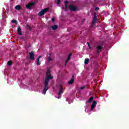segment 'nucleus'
<instances>
[{"instance_id": "f257e3e1", "label": "nucleus", "mask_w": 129, "mask_h": 129, "mask_svg": "<svg viewBox=\"0 0 129 129\" xmlns=\"http://www.w3.org/2000/svg\"><path fill=\"white\" fill-rule=\"evenodd\" d=\"M50 70H47L46 71V76L45 77V80L44 83V89L43 91V93L45 95L46 94V92L47 90L49 89V82L50 80L53 79V76L51 74H50Z\"/></svg>"}, {"instance_id": "f03ea898", "label": "nucleus", "mask_w": 129, "mask_h": 129, "mask_svg": "<svg viewBox=\"0 0 129 129\" xmlns=\"http://www.w3.org/2000/svg\"><path fill=\"white\" fill-rule=\"evenodd\" d=\"M49 10H50L49 8H46L41 10V11L39 12L38 16H39L40 17H42V16H44L45 13H47V12H48Z\"/></svg>"}, {"instance_id": "7ed1b4c3", "label": "nucleus", "mask_w": 129, "mask_h": 129, "mask_svg": "<svg viewBox=\"0 0 129 129\" xmlns=\"http://www.w3.org/2000/svg\"><path fill=\"white\" fill-rule=\"evenodd\" d=\"M78 9V8H77V7L75 6L72 5L69 6V9H70V10L72 11V12H76Z\"/></svg>"}, {"instance_id": "20e7f679", "label": "nucleus", "mask_w": 129, "mask_h": 129, "mask_svg": "<svg viewBox=\"0 0 129 129\" xmlns=\"http://www.w3.org/2000/svg\"><path fill=\"white\" fill-rule=\"evenodd\" d=\"M35 5H36V3L35 2L29 3L26 6V9H28V10H31V9H32L33 7L35 6Z\"/></svg>"}, {"instance_id": "39448f33", "label": "nucleus", "mask_w": 129, "mask_h": 129, "mask_svg": "<svg viewBox=\"0 0 129 129\" xmlns=\"http://www.w3.org/2000/svg\"><path fill=\"white\" fill-rule=\"evenodd\" d=\"M103 47L102 45H97L96 47V54H99L101 50H102Z\"/></svg>"}, {"instance_id": "423d86ee", "label": "nucleus", "mask_w": 129, "mask_h": 129, "mask_svg": "<svg viewBox=\"0 0 129 129\" xmlns=\"http://www.w3.org/2000/svg\"><path fill=\"white\" fill-rule=\"evenodd\" d=\"M29 57L31 60H34L35 53H34V51H31V52H29Z\"/></svg>"}, {"instance_id": "0eeeda50", "label": "nucleus", "mask_w": 129, "mask_h": 129, "mask_svg": "<svg viewBox=\"0 0 129 129\" xmlns=\"http://www.w3.org/2000/svg\"><path fill=\"white\" fill-rule=\"evenodd\" d=\"M96 104H97L96 101H94L92 104V105L91 106V110H93L94 107L96 106Z\"/></svg>"}, {"instance_id": "6e6552de", "label": "nucleus", "mask_w": 129, "mask_h": 129, "mask_svg": "<svg viewBox=\"0 0 129 129\" xmlns=\"http://www.w3.org/2000/svg\"><path fill=\"white\" fill-rule=\"evenodd\" d=\"M62 93H63V87H62V85H60L58 95H61Z\"/></svg>"}, {"instance_id": "1a4fd4ad", "label": "nucleus", "mask_w": 129, "mask_h": 129, "mask_svg": "<svg viewBox=\"0 0 129 129\" xmlns=\"http://www.w3.org/2000/svg\"><path fill=\"white\" fill-rule=\"evenodd\" d=\"M73 83H74V75H73L71 80L68 82V84H69L72 85V84H73Z\"/></svg>"}, {"instance_id": "9d476101", "label": "nucleus", "mask_w": 129, "mask_h": 129, "mask_svg": "<svg viewBox=\"0 0 129 129\" xmlns=\"http://www.w3.org/2000/svg\"><path fill=\"white\" fill-rule=\"evenodd\" d=\"M68 4H69L68 1L64 2L65 10L67 11H68Z\"/></svg>"}, {"instance_id": "9b49d317", "label": "nucleus", "mask_w": 129, "mask_h": 129, "mask_svg": "<svg viewBox=\"0 0 129 129\" xmlns=\"http://www.w3.org/2000/svg\"><path fill=\"white\" fill-rule=\"evenodd\" d=\"M18 34L20 35V36H22V28H21V26H18Z\"/></svg>"}, {"instance_id": "f8f14e48", "label": "nucleus", "mask_w": 129, "mask_h": 129, "mask_svg": "<svg viewBox=\"0 0 129 129\" xmlns=\"http://www.w3.org/2000/svg\"><path fill=\"white\" fill-rule=\"evenodd\" d=\"M40 58H42V56L40 55L38 58H37V60L36 61V65H40Z\"/></svg>"}, {"instance_id": "ddd939ff", "label": "nucleus", "mask_w": 129, "mask_h": 129, "mask_svg": "<svg viewBox=\"0 0 129 129\" xmlns=\"http://www.w3.org/2000/svg\"><path fill=\"white\" fill-rule=\"evenodd\" d=\"M97 16H96V14H94V17H93V20L92 22H94L95 23H96V20H97V18H96Z\"/></svg>"}, {"instance_id": "4468645a", "label": "nucleus", "mask_w": 129, "mask_h": 129, "mask_svg": "<svg viewBox=\"0 0 129 129\" xmlns=\"http://www.w3.org/2000/svg\"><path fill=\"white\" fill-rule=\"evenodd\" d=\"M51 29L52 30H53V31H54L55 30H57V29H58V25H54L53 26L51 27Z\"/></svg>"}, {"instance_id": "2eb2a0df", "label": "nucleus", "mask_w": 129, "mask_h": 129, "mask_svg": "<svg viewBox=\"0 0 129 129\" xmlns=\"http://www.w3.org/2000/svg\"><path fill=\"white\" fill-rule=\"evenodd\" d=\"M89 63V58L85 59L84 64L85 65H87V64H88Z\"/></svg>"}, {"instance_id": "dca6fc26", "label": "nucleus", "mask_w": 129, "mask_h": 129, "mask_svg": "<svg viewBox=\"0 0 129 129\" xmlns=\"http://www.w3.org/2000/svg\"><path fill=\"white\" fill-rule=\"evenodd\" d=\"M21 8L22 7L20 5H17L15 7L16 10H17L18 11H20V10H21Z\"/></svg>"}, {"instance_id": "f3484780", "label": "nucleus", "mask_w": 129, "mask_h": 129, "mask_svg": "<svg viewBox=\"0 0 129 129\" xmlns=\"http://www.w3.org/2000/svg\"><path fill=\"white\" fill-rule=\"evenodd\" d=\"M93 101V97L92 96L89 99L88 103H91Z\"/></svg>"}, {"instance_id": "a211bd4d", "label": "nucleus", "mask_w": 129, "mask_h": 129, "mask_svg": "<svg viewBox=\"0 0 129 129\" xmlns=\"http://www.w3.org/2000/svg\"><path fill=\"white\" fill-rule=\"evenodd\" d=\"M8 65H9V66H12V65H13V61H12V60H9L8 62H7Z\"/></svg>"}, {"instance_id": "6ab92c4d", "label": "nucleus", "mask_w": 129, "mask_h": 129, "mask_svg": "<svg viewBox=\"0 0 129 129\" xmlns=\"http://www.w3.org/2000/svg\"><path fill=\"white\" fill-rule=\"evenodd\" d=\"M26 26H27V28H28L29 31H31L32 30V27H31L30 25H27Z\"/></svg>"}, {"instance_id": "aec40b11", "label": "nucleus", "mask_w": 129, "mask_h": 129, "mask_svg": "<svg viewBox=\"0 0 129 129\" xmlns=\"http://www.w3.org/2000/svg\"><path fill=\"white\" fill-rule=\"evenodd\" d=\"M11 22H12V23H13L14 24H16V25H17V24H18V22L16 20H12Z\"/></svg>"}, {"instance_id": "412c9836", "label": "nucleus", "mask_w": 129, "mask_h": 129, "mask_svg": "<svg viewBox=\"0 0 129 129\" xmlns=\"http://www.w3.org/2000/svg\"><path fill=\"white\" fill-rule=\"evenodd\" d=\"M95 23H96V22H94L93 21H92V24L91 25V28H92L93 27H94V25H95Z\"/></svg>"}, {"instance_id": "4be33fe9", "label": "nucleus", "mask_w": 129, "mask_h": 129, "mask_svg": "<svg viewBox=\"0 0 129 129\" xmlns=\"http://www.w3.org/2000/svg\"><path fill=\"white\" fill-rule=\"evenodd\" d=\"M87 44L90 50H91V46H90V44H89V42H87Z\"/></svg>"}, {"instance_id": "5701e85b", "label": "nucleus", "mask_w": 129, "mask_h": 129, "mask_svg": "<svg viewBox=\"0 0 129 129\" xmlns=\"http://www.w3.org/2000/svg\"><path fill=\"white\" fill-rule=\"evenodd\" d=\"M85 87H86V86L81 87V88H80V89L83 90V89H84L85 88Z\"/></svg>"}, {"instance_id": "b1692460", "label": "nucleus", "mask_w": 129, "mask_h": 129, "mask_svg": "<svg viewBox=\"0 0 129 129\" xmlns=\"http://www.w3.org/2000/svg\"><path fill=\"white\" fill-rule=\"evenodd\" d=\"M52 58H51V56L48 57V62H50V61H51Z\"/></svg>"}, {"instance_id": "393cba45", "label": "nucleus", "mask_w": 129, "mask_h": 129, "mask_svg": "<svg viewBox=\"0 0 129 129\" xmlns=\"http://www.w3.org/2000/svg\"><path fill=\"white\" fill-rule=\"evenodd\" d=\"M57 5H59L61 3V0H57Z\"/></svg>"}, {"instance_id": "a878e982", "label": "nucleus", "mask_w": 129, "mask_h": 129, "mask_svg": "<svg viewBox=\"0 0 129 129\" xmlns=\"http://www.w3.org/2000/svg\"><path fill=\"white\" fill-rule=\"evenodd\" d=\"M72 56V53H70L69 55H68V57L70 58V57H71Z\"/></svg>"}, {"instance_id": "bb28decb", "label": "nucleus", "mask_w": 129, "mask_h": 129, "mask_svg": "<svg viewBox=\"0 0 129 129\" xmlns=\"http://www.w3.org/2000/svg\"><path fill=\"white\" fill-rule=\"evenodd\" d=\"M69 60H70V57L68 56V58H67L66 60L67 61H69Z\"/></svg>"}, {"instance_id": "cd10ccee", "label": "nucleus", "mask_w": 129, "mask_h": 129, "mask_svg": "<svg viewBox=\"0 0 129 129\" xmlns=\"http://www.w3.org/2000/svg\"><path fill=\"white\" fill-rule=\"evenodd\" d=\"M51 20H52V22L54 23V22H55V18H52L51 19Z\"/></svg>"}, {"instance_id": "c85d7f7f", "label": "nucleus", "mask_w": 129, "mask_h": 129, "mask_svg": "<svg viewBox=\"0 0 129 129\" xmlns=\"http://www.w3.org/2000/svg\"><path fill=\"white\" fill-rule=\"evenodd\" d=\"M99 10V8L96 7L95 9V11H98Z\"/></svg>"}, {"instance_id": "c756f323", "label": "nucleus", "mask_w": 129, "mask_h": 129, "mask_svg": "<svg viewBox=\"0 0 129 129\" xmlns=\"http://www.w3.org/2000/svg\"><path fill=\"white\" fill-rule=\"evenodd\" d=\"M57 98H58V99H60V98H61V95H58Z\"/></svg>"}, {"instance_id": "7c9ffc66", "label": "nucleus", "mask_w": 129, "mask_h": 129, "mask_svg": "<svg viewBox=\"0 0 129 129\" xmlns=\"http://www.w3.org/2000/svg\"><path fill=\"white\" fill-rule=\"evenodd\" d=\"M69 61H67V60H66V62H65V66H66V64H67L68 63Z\"/></svg>"}, {"instance_id": "2f4dec72", "label": "nucleus", "mask_w": 129, "mask_h": 129, "mask_svg": "<svg viewBox=\"0 0 129 129\" xmlns=\"http://www.w3.org/2000/svg\"><path fill=\"white\" fill-rule=\"evenodd\" d=\"M69 61H67V60H66V62H65V66H66V64H67L68 63Z\"/></svg>"}, {"instance_id": "473e14b6", "label": "nucleus", "mask_w": 129, "mask_h": 129, "mask_svg": "<svg viewBox=\"0 0 129 129\" xmlns=\"http://www.w3.org/2000/svg\"><path fill=\"white\" fill-rule=\"evenodd\" d=\"M51 55H52V54L49 53V57H51Z\"/></svg>"}]
</instances>
